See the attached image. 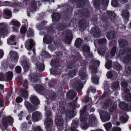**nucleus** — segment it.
<instances>
[{"mask_svg":"<svg viewBox=\"0 0 131 131\" xmlns=\"http://www.w3.org/2000/svg\"><path fill=\"white\" fill-rule=\"evenodd\" d=\"M80 111L81 113L80 119L81 122L82 128L84 130H86L89 126H96L97 125V121L95 117L93 114L89 116L88 113L85 112V108Z\"/></svg>","mask_w":131,"mask_h":131,"instance_id":"obj_1","label":"nucleus"},{"mask_svg":"<svg viewBox=\"0 0 131 131\" xmlns=\"http://www.w3.org/2000/svg\"><path fill=\"white\" fill-rule=\"evenodd\" d=\"M66 104L65 102H61L59 104L60 106L58 109V114H57L55 120L56 125L58 127H61V130L63 129V125L64 123L63 120L61 116L62 113L65 112V106Z\"/></svg>","mask_w":131,"mask_h":131,"instance_id":"obj_2","label":"nucleus"},{"mask_svg":"<svg viewBox=\"0 0 131 131\" xmlns=\"http://www.w3.org/2000/svg\"><path fill=\"white\" fill-rule=\"evenodd\" d=\"M116 52L117 56L121 58L124 56L122 60L124 63H127L129 62L131 60V49L125 48L124 49H119Z\"/></svg>","mask_w":131,"mask_h":131,"instance_id":"obj_3","label":"nucleus"},{"mask_svg":"<svg viewBox=\"0 0 131 131\" xmlns=\"http://www.w3.org/2000/svg\"><path fill=\"white\" fill-rule=\"evenodd\" d=\"M9 27L6 24L0 23V36L4 38L9 33Z\"/></svg>","mask_w":131,"mask_h":131,"instance_id":"obj_4","label":"nucleus"},{"mask_svg":"<svg viewBox=\"0 0 131 131\" xmlns=\"http://www.w3.org/2000/svg\"><path fill=\"white\" fill-rule=\"evenodd\" d=\"M91 72L92 73V80L93 83L97 84H99V78L97 77H95V74L97 72V69L96 67H94L93 66L90 67Z\"/></svg>","mask_w":131,"mask_h":131,"instance_id":"obj_5","label":"nucleus"},{"mask_svg":"<svg viewBox=\"0 0 131 131\" xmlns=\"http://www.w3.org/2000/svg\"><path fill=\"white\" fill-rule=\"evenodd\" d=\"M13 122V118L10 116H8L3 119V125L4 128H6L8 126L12 125Z\"/></svg>","mask_w":131,"mask_h":131,"instance_id":"obj_6","label":"nucleus"},{"mask_svg":"<svg viewBox=\"0 0 131 131\" xmlns=\"http://www.w3.org/2000/svg\"><path fill=\"white\" fill-rule=\"evenodd\" d=\"M100 115L102 117V120L103 122H105L109 121L110 118L109 114L107 112H104L101 110L99 111Z\"/></svg>","mask_w":131,"mask_h":131,"instance_id":"obj_7","label":"nucleus"},{"mask_svg":"<svg viewBox=\"0 0 131 131\" xmlns=\"http://www.w3.org/2000/svg\"><path fill=\"white\" fill-rule=\"evenodd\" d=\"M46 131H52L51 127L52 125L53 121L50 118H46L44 123Z\"/></svg>","mask_w":131,"mask_h":131,"instance_id":"obj_8","label":"nucleus"},{"mask_svg":"<svg viewBox=\"0 0 131 131\" xmlns=\"http://www.w3.org/2000/svg\"><path fill=\"white\" fill-rule=\"evenodd\" d=\"M86 69L84 67L81 68L79 73L80 78L82 80H84L88 79V76L86 73Z\"/></svg>","mask_w":131,"mask_h":131,"instance_id":"obj_9","label":"nucleus"},{"mask_svg":"<svg viewBox=\"0 0 131 131\" xmlns=\"http://www.w3.org/2000/svg\"><path fill=\"white\" fill-rule=\"evenodd\" d=\"M75 79L76 80L74 83V87L77 92H80L81 91L83 88L82 83L80 82L78 78H77Z\"/></svg>","mask_w":131,"mask_h":131,"instance_id":"obj_10","label":"nucleus"},{"mask_svg":"<svg viewBox=\"0 0 131 131\" xmlns=\"http://www.w3.org/2000/svg\"><path fill=\"white\" fill-rule=\"evenodd\" d=\"M34 44V41L31 39H28L25 43V47L28 50L31 49Z\"/></svg>","mask_w":131,"mask_h":131,"instance_id":"obj_11","label":"nucleus"},{"mask_svg":"<svg viewBox=\"0 0 131 131\" xmlns=\"http://www.w3.org/2000/svg\"><path fill=\"white\" fill-rule=\"evenodd\" d=\"M9 56L12 61L15 62H17L18 58V54L15 51H11L9 53Z\"/></svg>","mask_w":131,"mask_h":131,"instance_id":"obj_12","label":"nucleus"},{"mask_svg":"<svg viewBox=\"0 0 131 131\" xmlns=\"http://www.w3.org/2000/svg\"><path fill=\"white\" fill-rule=\"evenodd\" d=\"M129 90L128 89H126L124 90L122 96H124V99L127 102L131 101V93H128Z\"/></svg>","mask_w":131,"mask_h":131,"instance_id":"obj_13","label":"nucleus"},{"mask_svg":"<svg viewBox=\"0 0 131 131\" xmlns=\"http://www.w3.org/2000/svg\"><path fill=\"white\" fill-rule=\"evenodd\" d=\"M91 32L94 37H99L101 35V31L97 27H94L92 28Z\"/></svg>","mask_w":131,"mask_h":131,"instance_id":"obj_14","label":"nucleus"},{"mask_svg":"<svg viewBox=\"0 0 131 131\" xmlns=\"http://www.w3.org/2000/svg\"><path fill=\"white\" fill-rule=\"evenodd\" d=\"M42 115L39 111H36L34 112L32 115V120L35 121H37L41 119Z\"/></svg>","mask_w":131,"mask_h":131,"instance_id":"obj_15","label":"nucleus"},{"mask_svg":"<svg viewBox=\"0 0 131 131\" xmlns=\"http://www.w3.org/2000/svg\"><path fill=\"white\" fill-rule=\"evenodd\" d=\"M21 64L23 66L25 71H27L30 67L29 60L26 58L21 62Z\"/></svg>","mask_w":131,"mask_h":131,"instance_id":"obj_16","label":"nucleus"},{"mask_svg":"<svg viewBox=\"0 0 131 131\" xmlns=\"http://www.w3.org/2000/svg\"><path fill=\"white\" fill-rule=\"evenodd\" d=\"M42 76V74L41 73H40V75H35V74H33L31 75H29V79L31 81L33 82H38L39 78L38 77H41Z\"/></svg>","mask_w":131,"mask_h":131,"instance_id":"obj_17","label":"nucleus"},{"mask_svg":"<svg viewBox=\"0 0 131 131\" xmlns=\"http://www.w3.org/2000/svg\"><path fill=\"white\" fill-rule=\"evenodd\" d=\"M76 93L73 90H71L68 91L67 93V98L69 99L73 100L76 96Z\"/></svg>","mask_w":131,"mask_h":131,"instance_id":"obj_18","label":"nucleus"},{"mask_svg":"<svg viewBox=\"0 0 131 131\" xmlns=\"http://www.w3.org/2000/svg\"><path fill=\"white\" fill-rule=\"evenodd\" d=\"M30 99L31 103L34 105H36L39 104V101L36 96L31 95L30 96Z\"/></svg>","mask_w":131,"mask_h":131,"instance_id":"obj_19","label":"nucleus"},{"mask_svg":"<svg viewBox=\"0 0 131 131\" xmlns=\"http://www.w3.org/2000/svg\"><path fill=\"white\" fill-rule=\"evenodd\" d=\"M43 40V42L46 43L47 44L50 43L52 42L53 37L52 36L47 34L44 36Z\"/></svg>","mask_w":131,"mask_h":131,"instance_id":"obj_20","label":"nucleus"},{"mask_svg":"<svg viewBox=\"0 0 131 131\" xmlns=\"http://www.w3.org/2000/svg\"><path fill=\"white\" fill-rule=\"evenodd\" d=\"M79 123V122L78 120H74L73 121L71 128V131H78L76 128L78 127Z\"/></svg>","mask_w":131,"mask_h":131,"instance_id":"obj_21","label":"nucleus"},{"mask_svg":"<svg viewBox=\"0 0 131 131\" xmlns=\"http://www.w3.org/2000/svg\"><path fill=\"white\" fill-rule=\"evenodd\" d=\"M24 104L25 107L28 110V112L30 113H31L35 110L34 108L32 107L31 104L27 101H25V102Z\"/></svg>","mask_w":131,"mask_h":131,"instance_id":"obj_22","label":"nucleus"},{"mask_svg":"<svg viewBox=\"0 0 131 131\" xmlns=\"http://www.w3.org/2000/svg\"><path fill=\"white\" fill-rule=\"evenodd\" d=\"M15 36L13 35L9 37L7 40L8 43L10 45H16V42L14 41Z\"/></svg>","mask_w":131,"mask_h":131,"instance_id":"obj_23","label":"nucleus"},{"mask_svg":"<svg viewBox=\"0 0 131 131\" xmlns=\"http://www.w3.org/2000/svg\"><path fill=\"white\" fill-rule=\"evenodd\" d=\"M82 49L84 51V54L86 57L89 56L90 53V48L88 46L84 45L83 46Z\"/></svg>","mask_w":131,"mask_h":131,"instance_id":"obj_24","label":"nucleus"},{"mask_svg":"<svg viewBox=\"0 0 131 131\" xmlns=\"http://www.w3.org/2000/svg\"><path fill=\"white\" fill-rule=\"evenodd\" d=\"M76 111L75 109H72L67 112V116L69 118L73 117L75 115Z\"/></svg>","mask_w":131,"mask_h":131,"instance_id":"obj_25","label":"nucleus"},{"mask_svg":"<svg viewBox=\"0 0 131 131\" xmlns=\"http://www.w3.org/2000/svg\"><path fill=\"white\" fill-rule=\"evenodd\" d=\"M20 95L24 99H27L28 97V92L27 91L23 89H22L21 91L19 93Z\"/></svg>","mask_w":131,"mask_h":131,"instance_id":"obj_26","label":"nucleus"},{"mask_svg":"<svg viewBox=\"0 0 131 131\" xmlns=\"http://www.w3.org/2000/svg\"><path fill=\"white\" fill-rule=\"evenodd\" d=\"M119 46L122 48L128 45L127 41L124 39H121L118 41Z\"/></svg>","mask_w":131,"mask_h":131,"instance_id":"obj_27","label":"nucleus"},{"mask_svg":"<svg viewBox=\"0 0 131 131\" xmlns=\"http://www.w3.org/2000/svg\"><path fill=\"white\" fill-rule=\"evenodd\" d=\"M107 14L109 18L112 21H114L115 18V14L114 12L108 11Z\"/></svg>","mask_w":131,"mask_h":131,"instance_id":"obj_28","label":"nucleus"},{"mask_svg":"<svg viewBox=\"0 0 131 131\" xmlns=\"http://www.w3.org/2000/svg\"><path fill=\"white\" fill-rule=\"evenodd\" d=\"M113 102L112 100L110 99H108L106 100L103 106V108L105 109H107L109 107H110Z\"/></svg>","mask_w":131,"mask_h":131,"instance_id":"obj_29","label":"nucleus"},{"mask_svg":"<svg viewBox=\"0 0 131 131\" xmlns=\"http://www.w3.org/2000/svg\"><path fill=\"white\" fill-rule=\"evenodd\" d=\"M37 69L40 72H42L44 70V66L42 63L38 62L37 64Z\"/></svg>","mask_w":131,"mask_h":131,"instance_id":"obj_30","label":"nucleus"},{"mask_svg":"<svg viewBox=\"0 0 131 131\" xmlns=\"http://www.w3.org/2000/svg\"><path fill=\"white\" fill-rule=\"evenodd\" d=\"M10 25H13L16 27H19L20 25V24L19 22L17 20L15 19H13L9 23Z\"/></svg>","mask_w":131,"mask_h":131,"instance_id":"obj_31","label":"nucleus"},{"mask_svg":"<svg viewBox=\"0 0 131 131\" xmlns=\"http://www.w3.org/2000/svg\"><path fill=\"white\" fill-rule=\"evenodd\" d=\"M106 36L108 39H113L115 37L114 32L113 31H109L107 33Z\"/></svg>","mask_w":131,"mask_h":131,"instance_id":"obj_32","label":"nucleus"},{"mask_svg":"<svg viewBox=\"0 0 131 131\" xmlns=\"http://www.w3.org/2000/svg\"><path fill=\"white\" fill-rule=\"evenodd\" d=\"M121 15L125 18H128L129 17V14L128 10L126 9L123 10L122 11Z\"/></svg>","mask_w":131,"mask_h":131,"instance_id":"obj_33","label":"nucleus"},{"mask_svg":"<svg viewBox=\"0 0 131 131\" xmlns=\"http://www.w3.org/2000/svg\"><path fill=\"white\" fill-rule=\"evenodd\" d=\"M127 106L128 104H125L124 102H121L119 104L120 107L122 110L126 111L128 110Z\"/></svg>","mask_w":131,"mask_h":131,"instance_id":"obj_34","label":"nucleus"},{"mask_svg":"<svg viewBox=\"0 0 131 131\" xmlns=\"http://www.w3.org/2000/svg\"><path fill=\"white\" fill-rule=\"evenodd\" d=\"M53 19L56 20H59L60 18V15L58 13H55L51 15Z\"/></svg>","mask_w":131,"mask_h":131,"instance_id":"obj_35","label":"nucleus"},{"mask_svg":"<svg viewBox=\"0 0 131 131\" xmlns=\"http://www.w3.org/2000/svg\"><path fill=\"white\" fill-rule=\"evenodd\" d=\"M36 91H43L44 88L42 85L39 84H36L34 87Z\"/></svg>","mask_w":131,"mask_h":131,"instance_id":"obj_36","label":"nucleus"},{"mask_svg":"<svg viewBox=\"0 0 131 131\" xmlns=\"http://www.w3.org/2000/svg\"><path fill=\"white\" fill-rule=\"evenodd\" d=\"M128 117L127 115L126 114L124 115V116H121L120 118V121L122 123L126 122L128 119Z\"/></svg>","mask_w":131,"mask_h":131,"instance_id":"obj_37","label":"nucleus"},{"mask_svg":"<svg viewBox=\"0 0 131 131\" xmlns=\"http://www.w3.org/2000/svg\"><path fill=\"white\" fill-rule=\"evenodd\" d=\"M34 34V31L33 29L31 28H29L27 31V37H33Z\"/></svg>","mask_w":131,"mask_h":131,"instance_id":"obj_38","label":"nucleus"},{"mask_svg":"<svg viewBox=\"0 0 131 131\" xmlns=\"http://www.w3.org/2000/svg\"><path fill=\"white\" fill-rule=\"evenodd\" d=\"M13 76V73L11 71H8L6 73V77L8 81L11 80L12 79Z\"/></svg>","mask_w":131,"mask_h":131,"instance_id":"obj_39","label":"nucleus"},{"mask_svg":"<svg viewBox=\"0 0 131 131\" xmlns=\"http://www.w3.org/2000/svg\"><path fill=\"white\" fill-rule=\"evenodd\" d=\"M77 70L76 69H74L71 70L69 72V74L70 77H72L75 76L77 73Z\"/></svg>","mask_w":131,"mask_h":131,"instance_id":"obj_40","label":"nucleus"},{"mask_svg":"<svg viewBox=\"0 0 131 131\" xmlns=\"http://www.w3.org/2000/svg\"><path fill=\"white\" fill-rule=\"evenodd\" d=\"M107 50V48L104 47L103 48H101L100 49H99L98 52L99 53H100L101 55H103L105 53Z\"/></svg>","mask_w":131,"mask_h":131,"instance_id":"obj_41","label":"nucleus"},{"mask_svg":"<svg viewBox=\"0 0 131 131\" xmlns=\"http://www.w3.org/2000/svg\"><path fill=\"white\" fill-rule=\"evenodd\" d=\"M82 42V39L80 38H77L76 40L74 45L77 47H78L81 45Z\"/></svg>","mask_w":131,"mask_h":131,"instance_id":"obj_42","label":"nucleus"},{"mask_svg":"<svg viewBox=\"0 0 131 131\" xmlns=\"http://www.w3.org/2000/svg\"><path fill=\"white\" fill-rule=\"evenodd\" d=\"M104 126L107 131H108L112 127V124L111 122L106 123Z\"/></svg>","mask_w":131,"mask_h":131,"instance_id":"obj_43","label":"nucleus"},{"mask_svg":"<svg viewBox=\"0 0 131 131\" xmlns=\"http://www.w3.org/2000/svg\"><path fill=\"white\" fill-rule=\"evenodd\" d=\"M67 27V26L65 24H59L58 25L57 28L58 30L61 31Z\"/></svg>","mask_w":131,"mask_h":131,"instance_id":"obj_44","label":"nucleus"},{"mask_svg":"<svg viewBox=\"0 0 131 131\" xmlns=\"http://www.w3.org/2000/svg\"><path fill=\"white\" fill-rule=\"evenodd\" d=\"M111 88L113 89H119V83L118 82H116L113 83L111 86Z\"/></svg>","mask_w":131,"mask_h":131,"instance_id":"obj_45","label":"nucleus"},{"mask_svg":"<svg viewBox=\"0 0 131 131\" xmlns=\"http://www.w3.org/2000/svg\"><path fill=\"white\" fill-rule=\"evenodd\" d=\"M78 6L79 7H83L84 4V0H78L77 2Z\"/></svg>","mask_w":131,"mask_h":131,"instance_id":"obj_46","label":"nucleus"},{"mask_svg":"<svg viewBox=\"0 0 131 131\" xmlns=\"http://www.w3.org/2000/svg\"><path fill=\"white\" fill-rule=\"evenodd\" d=\"M98 42L100 45H104L106 43L107 41L105 38H103L99 40Z\"/></svg>","mask_w":131,"mask_h":131,"instance_id":"obj_47","label":"nucleus"},{"mask_svg":"<svg viewBox=\"0 0 131 131\" xmlns=\"http://www.w3.org/2000/svg\"><path fill=\"white\" fill-rule=\"evenodd\" d=\"M117 47L115 46H113L110 51V54L111 56H114L116 52Z\"/></svg>","mask_w":131,"mask_h":131,"instance_id":"obj_48","label":"nucleus"},{"mask_svg":"<svg viewBox=\"0 0 131 131\" xmlns=\"http://www.w3.org/2000/svg\"><path fill=\"white\" fill-rule=\"evenodd\" d=\"M117 107L116 104L114 103H113L110 106V109L109 110V111L112 112L115 110Z\"/></svg>","mask_w":131,"mask_h":131,"instance_id":"obj_49","label":"nucleus"},{"mask_svg":"<svg viewBox=\"0 0 131 131\" xmlns=\"http://www.w3.org/2000/svg\"><path fill=\"white\" fill-rule=\"evenodd\" d=\"M117 118V116L116 115H114L113 116V124H115L116 126H118L119 125V123L116 121V119Z\"/></svg>","mask_w":131,"mask_h":131,"instance_id":"obj_50","label":"nucleus"},{"mask_svg":"<svg viewBox=\"0 0 131 131\" xmlns=\"http://www.w3.org/2000/svg\"><path fill=\"white\" fill-rule=\"evenodd\" d=\"M47 106L45 107V111L46 112L45 115L46 118H49V117H50L51 115V113L50 110H47Z\"/></svg>","mask_w":131,"mask_h":131,"instance_id":"obj_51","label":"nucleus"},{"mask_svg":"<svg viewBox=\"0 0 131 131\" xmlns=\"http://www.w3.org/2000/svg\"><path fill=\"white\" fill-rule=\"evenodd\" d=\"M113 67L114 69L118 71H119L122 69V67L119 64H117L113 66Z\"/></svg>","mask_w":131,"mask_h":131,"instance_id":"obj_52","label":"nucleus"},{"mask_svg":"<svg viewBox=\"0 0 131 131\" xmlns=\"http://www.w3.org/2000/svg\"><path fill=\"white\" fill-rule=\"evenodd\" d=\"M3 12L5 15L9 16H11V11L7 9H5L3 10Z\"/></svg>","mask_w":131,"mask_h":131,"instance_id":"obj_53","label":"nucleus"},{"mask_svg":"<svg viewBox=\"0 0 131 131\" xmlns=\"http://www.w3.org/2000/svg\"><path fill=\"white\" fill-rule=\"evenodd\" d=\"M112 5L113 7H117L119 6L117 0H112Z\"/></svg>","mask_w":131,"mask_h":131,"instance_id":"obj_54","label":"nucleus"},{"mask_svg":"<svg viewBox=\"0 0 131 131\" xmlns=\"http://www.w3.org/2000/svg\"><path fill=\"white\" fill-rule=\"evenodd\" d=\"M107 68L108 69L111 68L112 67V61L111 60H108L105 65Z\"/></svg>","mask_w":131,"mask_h":131,"instance_id":"obj_55","label":"nucleus"},{"mask_svg":"<svg viewBox=\"0 0 131 131\" xmlns=\"http://www.w3.org/2000/svg\"><path fill=\"white\" fill-rule=\"evenodd\" d=\"M83 14H81V15H82L84 17H85L88 16L90 13V12L89 11L86 10V11L85 10H83Z\"/></svg>","mask_w":131,"mask_h":131,"instance_id":"obj_56","label":"nucleus"},{"mask_svg":"<svg viewBox=\"0 0 131 131\" xmlns=\"http://www.w3.org/2000/svg\"><path fill=\"white\" fill-rule=\"evenodd\" d=\"M128 85L127 82L125 80L123 81L121 83V85L122 87L126 88Z\"/></svg>","mask_w":131,"mask_h":131,"instance_id":"obj_57","label":"nucleus"},{"mask_svg":"<svg viewBox=\"0 0 131 131\" xmlns=\"http://www.w3.org/2000/svg\"><path fill=\"white\" fill-rule=\"evenodd\" d=\"M27 28L25 27L24 26L21 27L20 30V32L21 34H24L26 31Z\"/></svg>","mask_w":131,"mask_h":131,"instance_id":"obj_58","label":"nucleus"},{"mask_svg":"<svg viewBox=\"0 0 131 131\" xmlns=\"http://www.w3.org/2000/svg\"><path fill=\"white\" fill-rule=\"evenodd\" d=\"M58 62V59H52L50 63V64L51 66L56 65Z\"/></svg>","mask_w":131,"mask_h":131,"instance_id":"obj_59","label":"nucleus"},{"mask_svg":"<svg viewBox=\"0 0 131 131\" xmlns=\"http://www.w3.org/2000/svg\"><path fill=\"white\" fill-rule=\"evenodd\" d=\"M15 71L16 73H20L21 72V67L19 66H17L15 68Z\"/></svg>","mask_w":131,"mask_h":131,"instance_id":"obj_60","label":"nucleus"},{"mask_svg":"<svg viewBox=\"0 0 131 131\" xmlns=\"http://www.w3.org/2000/svg\"><path fill=\"white\" fill-rule=\"evenodd\" d=\"M83 24L82 23V22L80 21L79 23V25L82 28H85L86 26V21L83 20Z\"/></svg>","mask_w":131,"mask_h":131,"instance_id":"obj_61","label":"nucleus"},{"mask_svg":"<svg viewBox=\"0 0 131 131\" xmlns=\"http://www.w3.org/2000/svg\"><path fill=\"white\" fill-rule=\"evenodd\" d=\"M94 4L95 5V7L97 8L100 4V0L99 1L96 0L94 2Z\"/></svg>","mask_w":131,"mask_h":131,"instance_id":"obj_62","label":"nucleus"},{"mask_svg":"<svg viewBox=\"0 0 131 131\" xmlns=\"http://www.w3.org/2000/svg\"><path fill=\"white\" fill-rule=\"evenodd\" d=\"M36 27L37 29L40 30L42 29L43 27L42 25L40 24H38L36 25Z\"/></svg>","mask_w":131,"mask_h":131,"instance_id":"obj_63","label":"nucleus"},{"mask_svg":"<svg viewBox=\"0 0 131 131\" xmlns=\"http://www.w3.org/2000/svg\"><path fill=\"white\" fill-rule=\"evenodd\" d=\"M112 131H121V128L117 127H113L112 129Z\"/></svg>","mask_w":131,"mask_h":131,"instance_id":"obj_64","label":"nucleus"}]
</instances>
